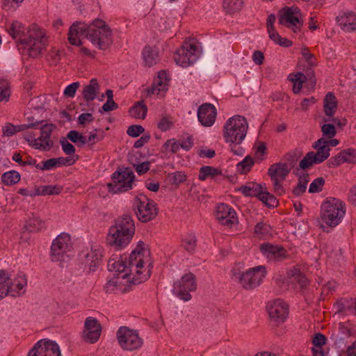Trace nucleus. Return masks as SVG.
<instances>
[{"label":"nucleus","instance_id":"1","mask_svg":"<svg viewBox=\"0 0 356 356\" xmlns=\"http://www.w3.org/2000/svg\"><path fill=\"white\" fill-rule=\"evenodd\" d=\"M112 30L101 19H95L90 24L74 22L70 28L68 40L72 45L80 46L82 42L80 38H88L100 49H106L112 44Z\"/></svg>","mask_w":356,"mask_h":356},{"label":"nucleus","instance_id":"2","mask_svg":"<svg viewBox=\"0 0 356 356\" xmlns=\"http://www.w3.org/2000/svg\"><path fill=\"white\" fill-rule=\"evenodd\" d=\"M24 26L18 21L13 22L8 32L16 41L17 46L24 55L36 58L40 55L47 42L45 35L36 25L33 24L28 31V35H24Z\"/></svg>","mask_w":356,"mask_h":356},{"label":"nucleus","instance_id":"3","mask_svg":"<svg viewBox=\"0 0 356 356\" xmlns=\"http://www.w3.org/2000/svg\"><path fill=\"white\" fill-rule=\"evenodd\" d=\"M134 222L130 215L124 214L115 221L111 227L107 243L116 249H121L127 245L135 233Z\"/></svg>","mask_w":356,"mask_h":356},{"label":"nucleus","instance_id":"4","mask_svg":"<svg viewBox=\"0 0 356 356\" xmlns=\"http://www.w3.org/2000/svg\"><path fill=\"white\" fill-rule=\"evenodd\" d=\"M248 129L246 119L241 115L229 118L223 126V138L226 143H241Z\"/></svg>","mask_w":356,"mask_h":356},{"label":"nucleus","instance_id":"5","mask_svg":"<svg viewBox=\"0 0 356 356\" xmlns=\"http://www.w3.org/2000/svg\"><path fill=\"white\" fill-rule=\"evenodd\" d=\"M321 208V218L329 227L339 225L346 213L345 204L334 197L327 198Z\"/></svg>","mask_w":356,"mask_h":356},{"label":"nucleus","instance_id":"6","mask_svg":"<svg viewBox=\"0 0 356 356\" xmlns=\"http://www.w3.org/2000/svg\"><path fill=\"white\" fill-rule=\"evenodd\" d=\"M266 275V267L259 266L250 268L245 272L233 270L232 279L238 282L245 290H251L257 287Z\"/></svg>","mask_w":356,"mask_h":356},{"label":"nucleus","instance_id":"7","mask_svg":"<svg viewBox=\"0 0 356 356\" xmlns=\"http://www.w3.org/2000/svg\"><path fill=\"white\" fill-rule=\"evenodd\" d=\"M134 209L138 219L142 222H147L158 215V209L154 202L143 194L135 197Z\"/></svg>","mask_w":356,"mask_h":356},{"label":"nucleus","instance_id":"8","mask_svg":"<svg viewBox=\"0 0 356 356\" xmlns=\"http://www.w3.org/2000/svg\"><path fill=\"white\" fill-rule=\"evenodd\" d=\"M113 183L108 184V191L113 193L125 192L132 188L135 175L129 168L118 170L112 175Z\"/></svg>","mask_w":356,"mask_h":356},{"label":"nucleus","instance_id":"9","mask_svg":"<svg viewBox=\"0 0 356 356\" xmlns=\"http://www.w3.org/2000/svg\"><path fill=\"white\" fill-rule=\"evenodd\" d=\"M116 334L120 346L124 350H138L143 344V340L140 337L138 332L128 327H120Z\"/></svg>","mask_w":356,"mask_h":356},{"label":"nucleus","instance_id":"10","mask_svg":"<svg viewBox=\"0 0 356 356\" xmlns=\"http://www.w3.org/2000/svg\"><path fill=\"white\" fill-rule=\"evenodd\" d=\"M200 55V50L195 44L185 42L174 56L176 63L182 67L193 65Z\"/></svg>","mask_w":356,"mask_h":356},{"label":"nucleus","instance_id":"11","mask_svg":"<svg viewBox=\"0 0 356 356\" xmlns=\"http://www.w3.org/2000/svg\"><path fill=\"white\" fill-rule=\"evenodd\" d=\"M71 238L69 234L62 233L55 238L51 246V256L53 261H65L68 259Z\"/></svg>","mask_w":356,"mask_h":356},{"label":"nucleus","instance_id":"12","mask_svg":"<svg viewBox=\"0 0 356 356\" xmlns=\"http://www.w3.org/2000/svg\"><path fill=\"white\" fill-rule=\"evenodd\" d=\"M290 171L288 165L281 162L274 163L268 168V175L273 182L275 191L279 195H282L284 193V189L281 184V181L286 179Z\"/></svg>","mask_w":356,"mask_h":356},{"label":"nucleus","instance_id":"13","mask_svg":"<svg viewBox=\"0 0 356 356\" xmlns=\"http://www.w3.org/2000/svg\"><path fill=\"white\" fill-rule=\"evenodd\" d=\"M150 251L142 241H138L136 248L129 255L127 266L129 271L134 270L136 273H140L139 268L143 267L145 257H149Z\"/></svg>","mask_w":356,"mask_h":356},{"label":"nucleus","instance_id":"14","mask_svg":"<svg viewBox=\"0 0 356 356\" xmlns=\"http://www.w3.org/2000/svg\"><path fill=\"white\" fill-rule=\"evenodd\" d=\"M28 356H61L58 345L53 341H38L29 351Z\"/></svg>","mask_w":356,"mask_h":356},{"label":"nucleus","instance_id":"15","mask_svg":"<svg viewBox=\"0 0 356 356\" xmlns=\"http://www.w3.org/2000/svg\"><path fill=\"white\" fill-rule=\"evenodd\" d=\"M102 333V325L98 320L94 317H88L84 323V330L82 338L84 341L89 343H96Z\"/></svg>","mask_w":356,"mask_h":356},{"label":"nucleus","instance_id":"16","mask_svg":"<svg viewBox=\"0 0 356 356\" xmlns=\"http://www.w3.org/2000/svg\"><path fill=\"white\" fill-rule=\"evenodd\" d=\"M266 310L270 318L277 323L284 322L288 316L287 305L280 299L269 301Z\"/></svg>","mask_w":356,"mask_h":356},{"label":"nucleus","instance_id":"17","mask_svg":"<svg viewBox=\"0 0 356 356\" xmlns=\"http://www.w3.org/2000/svg\"><path fill=\"white\" fill-rule=\"evenodd\" d=\"M216 108L210 103L202 104L197 110L198 120L204 127L212 126L216 121Z\"/></svg>","mask_w":356,"mask_h":356},{"label":"nucleus","instance_id":"18","mask_svg":"<svg viewBox=\"0 0 356 356\" xmlns=\"http://www.w3.org/2000/svg\"><path fill=\"white\" fill-rule=\"evenodd\" d=\"M102 259V252L100 248H91L90 250L81 255V261L85 268H88L90 272H94L98 268Z\"/></svg>","mask_w":356,"mask_h":356},{"label":"nucleus","instance_id":"19","mask_svg":"<svg viewBox=\"0 0 356 356\" xmlns=\"http://www.w3.org/2000/svg\"><path fill=\"white\" fill-rule=\"evenodd\" d=\"M216 216L218 221L225 226L232 227L238 223L235 211L225 204H220L218 206Z\"/></svg>","mask_w":356,"mask_h":356},{"label":"nucleus","instance_id":"20","mask_svg":"<svg viewBox=\"0 0 356 356\" xmlns=\"http://www.w3.org/2000/svg\"><path fill=\"white\" fill-rule=\"evenodd\" d=\"M260 250L270 261H280L287 257L286 250L280 245L263 243L260 245Z\"/></svg>","mask_w":356,"mask_h":356},{"label":"nucleus","instance_id":"21","mask_svg":"<svg viewBox=\"0 0 356 356\" xmlns=\"http://www.w3.org/2000/svg\"><path fill=\"white\" fill-rule=\"evenodd\" d=\"M279 24L291 28L294 33L300 31L303 22L293 13L282 8L279 13Z\"/></svg>","mask_w":356,"mask_h":356},{"label":"nucleus","instance_id":"22","mask_svg":"<svg viewBox=\"0 0 356 356\" xmlns=\"http://www.w3.org/2000/svg\"><path fill=\"white\" fill-rule=\"evenodd\" d=\"M325 139L321 138L313 144V148L316 149V153L313 152L314 160L316 159L318 163H321L330 156V148L325 144Z\"/></svg>","mask_w":356,"mask_h":356},{"label":"nucleus","instance_id":"23","mask_svg":"<svg viewBox=\"0 0 356 356\" xmlns=\"http://www.w3.org/2000/svg\"><path fill=\"white\" fill-rule=\"evenodd\" d=\"M54 127L55 126L52 124H45L41 126L40 136L36 140H38V144H41L43 147H46L47 143L49 145V147L40 149L41 150L47 151L53 147L54 143L51 140L50 137Z\"/></svg>","mask_w":356,"mask_h":356},{"label":"nucleus","instance_id":"24","mask_svg":"<svg viewBox=\"0 0 356 356\" xmlns=\"http://www.w3.org/2000/svg\"><path fill=\"white\" fill-rule=\"evenodd\" d=\"M99 90V85L96 79H92L90 81L89 84L84 86L82 95L84 100L87 102L93 101L96 97Z\"/></svg>","mask_w":356,"mask_h":356},{"label":"nucleus","instance_id":"25","mask_svg":"<svg viewBox=\"0 0 356 356\" xmlns=\"http://www.w3.org/2000/svg\"><path fill=\"white\" fill-rule=\"evenodd\" d=\"M195 276L192 273L185 274L182 276L181 280L175 284V289L181 288L191 291L196 289Z\"/></svg>","mask_w":356,"mask_h":356},{"label":"nucleus","instance_id":"26","mask_svg":"<svg viewBox=\"0 0 356 356\" xmlns=\"http://www.w3.org/2000/svg\"><path fill=\"white\" fill-rule=\"evenodd\" d=\"M108 268L110 271H114L119 275L121 273L123 279L127 278L129 275V268L127 266V261H115L113 259L109 260L108 263Z\"/></svg>","mask_w":356,"mask_h":356},{"label":"nucleus","instance_id":"27","mask_svg":"<svg viewBox=\"0 0 356 356\" xmlns=\"http://www.w3.org/2000/svg\"><path fill=\"white\" fill-rule=\"evenodd\" d=\"M323 108L327 116L332 117L337 108V102L335 95L329 92L323 101Z\"/></svg>","mask_w":356,"mask_h":356},{"label":"nucleus","instance_id":"28","mask_svg":"<svg viewBox=\"0 0 356 356\" xmlns=\"http://www.w3.org/2000/svg\"><path fill=\"white\" fill-rule=\"evenodd\" d=\"M287 274L291 282L299 284L301 288H305L307 286L308 280L305 275L300 272L299 268L293 267L288 270Z\"/></svg>","mask_w":356,"mask_h":356},{"label":"nucleus","instance_id":"29","mask_svg":"<svg viewBox=\"0 0 356 356\" xmlns=\"http://www.w3.org/2000/svg\"><path fill=\"white\" fill-rule=\"evenodd\" d=\"M143 56L145 65L149 67H151L155 65L158 61V51L155 48L147 46L143 49Z\"/></svg>","mask_w":356,"mask_h":356},{"label":"nucleus","instance_id":"30","mask_svg":"<svg viewBox=\"0 0 356 356\" xmlns=\"http://www.w3.org/2000/svg\"><path fill=\"white\" fill-rule=\"evenodd\" d=\"M221 170L210 165H204L200 168L198 179L204 181L208 178H214L217 175H221Z\"/></svg>","mask_w":356,"mask_h":356},{"label":"nucleus","instance_id":"31","mask_svg":"<svg viewBox=\"0 0 356 356\" xmlns=\"http://www.w3.org/2000/svg\"><path fill=\"white\" fill-rule=\"evenodd\" d=\"M63 191V186L58 185H47L37 187L34 195H58Z\"/></svg>","mask_w":356,"mask_h":356},{"label":"nucleus","instance_id":"32","mask_svg":"<svg viewBox=\"0 0 356 356\" xmlns=\"http://www.w3.org/2000/svg\"><path fill=\"white\" fill-rule=\"evenodd\" d=\"M263 187L261 184L252 182L248 185L241 186L238 190L245 196L258 197Z\"/></svg>","mask_w":356,"mask_h":356},{"label":"nucleus","instance_id":"33","mask_svg":"<svg viewBox=\"0 0 356 356\" xmlns=\"http://www.w3.org/2000/svg\"><path fill=\"white\" fill-rule=\"evenodd\" d=\"M147 112V108L143 104V101L136 102L129 110L130 115L132 117L138 119H145Z\"/></svg>","mask_w":356,"mask_h":356},{"label":"nucleus","instance_id":"34","mask_svg":"<svg viewBox=\"0 0 356 356\" xmlns=\"http://www.w3.org/2000/svg\"><path fill=\"white\" fill-rule=\"evenodd\" d=\"M21 175L16 170H10L1 175V181L6 186H13L20 181Z\"/></svg>","mask_w":356,"mask_h":356},{"label":"nucleus","instance_id":"35","mask_svg":"<svg viewBox=\"0 0 356 356\" xmlns=\"http://www.w3.org/2000/svg\"><path fill=\"white\" fill-rule=\"evenodd\" d=\"M243 0H224L222 6L226 13L233 14L241 10Z\"/></svg>","mask_w":356,"mask_h":356},{"label":"nucleus","instance_id":"36","mask_svg":"<svg viewBox=\"0 0 356 356\" xmlns=\"http://www.w3.org/2000/svg\"><path fill=\"white\" fill-rule=\"evenodd\" d=\"M266 206L270 208L276 207L278 204V201L276 197L267 191H264L263 189L257 197Z\"/></svg>","mask_w":356,"mask_h":356},{"label":"nucleus","instance_id":"37","mask_svg":"<svg viewBox=\"0 0 356 356\" xmlns=\"http://www.w3.org/2000/svg\"><path fill=\"white\" fill-rule=\"evenodd\" d=\"M342 29L348 32L356 30V15L350 13L347 14L341 23Z\"/></svg>","mask_w":356,"mask_h":356},{"label":"nucleus","instance_id":"38","mask_svg":"<svg viewBox=\"0 0 356 356\" xmlns=\"http://www.w3.org/2000/svg\"><path fill=\"white\" fill-rule=\"evenodd\" d=\"M44 223L38 217H33L29 219L24 226V229L30 232L40 231L44 227Z\"/></svg>","mask_w":356,"mask_h":356},{"label":"nucleus","instance_id":"39","mask_svg":"<svg viewBox=\"0 0 356 356\" xmlns=\"http://www.w3.org/2000/svg\"><path fill=\"white\" fill-rule=\"evenodd\" d=\"M67 138L74 143H79V146H83L87 143L86 138L75 130L69 131L67 134Z\"/></svg>","mask_w":356,"mask_h":356},{"label":"nucleus","instance_id":"40","mask_svg":"<svg viewBox=\"0 0 356 356\" xmlns=\"http://www.w3.org/2000/svg\"><path fill=\"white\" fill-rule=\"evenodd\" d=\"M254 163V159L250 156H247L242 161L237 164L238 170L241 174H246L250 170Z\"/></svg>","mask_w":356,"mask_h":356},{"label":"nucleus","instance_id":"41","mask_svg":"<svg viewBox=\"0 0 356 356\" xmlns=\"http://www.w3.org/2000/svg\"><path fill=\"white\" fill-rule=\"evenodd\" d=\"M182 246L187 252H193L197 246L196 237L194 235L186 236L182 241Z\"/></svg>","mask_w":356,"mask_h":356},{"label":"nucleus","instance_id":"42","mask_svg":"<svg viewBox=\"0 0 356 356\" xmlns=\"http://www.w3.org/2000/svg\"><path fill=\"white\" fill-rule=\"evenodd\" d=\"M271 227L269 225L263 222H258L254 227V234L259 236H266L270 234Z\"/></svg>","mask_w":356,"mask_h":356},{"label":"nucleus","instance_id":"43","mask_svg":"<svg viewBox=\"0 0 356 356\" xmlns=\"http://www.w3.org/2000/svg\"><path fill=\"white\" fill-rule=\"evenodd\" d=\"M10 95V89L6 80H0V102H8Z\"/></svg>","mask_w":356,"mask_h":356},{"label":"nucleus","instance_id":"44","mask_svg":"<svg viewBox=\"0 0 356 356\" xmlns=\"http://www.w3.org/2000/svg\"><path fill=\"white\" fill-rule=\"evenodd\" d=\"M295 76L296 78H290L289 80L294 83L293 88V92L295 94H298L302 87V83L305 82V80L302 79V77L306 78V76H305V74L302 72H298L295 75Z\"/></svg>","mask_w":356,"mask_h":356},{"label":"nucleus","instance_id":"45","mask_svg":"<svg viewBox=\"0 0 356 356\" xmlns=\"http://www.w3.org/2000/svg\"><path fill=\"white\" fill-rule=\"evenodd\" d=\"M318 164L316 159L314 161L313 152H309L299 163V167L302 170H305L312 166L314 164Z\"/></svg>","mask_w":356,"mask_h":356},{"label":"nucleus","instance_id":"46","mask_svg":"<svg viewBox=\"0 0 356 356\" xmlns=\"http://www.w3.org/2000/svg\"><path fill=\"white\" fill-rule=\"evenodd\" d=\"M173 124L172 118L168 115H162L157 124V127L161 131H166L170 129Z\"/></svg>","mask_w":356,"mask_h":356},{"label":"nucleus","instance_id":"47","mask_svg":"<svg viewBox=\"0 0 356 356\" xmlns=\"http://www.w3.org/2000/svg\"><path fill=\"white\" fill-rule=\"evenodd\" d=\"M104 138V132L99 129H95L92 131L90 132L87 143H90V145H92L102 140Z\"/></svg>","mask_w":356,"mask_h":356},{"label":"nucleus","instance_id":"48","mask_svg":"<svg viewBox=\"0 0 356 356\" xmlns=\"http://www.w3.org/2000/svg\"><path fill=\"white\" fill-rule=\"evenodd\" d=\"M325 179L323 177H318L315 179L310 184L309 192L310 193H318L322 191V188L325 184Z\"/></svg>","mask_w":356,"mask_h":356},{"label":"nucleus","instance_id":"49","mask_svg":"<svg viewBox=\"0 0 356 356\" xmlns=\"http://www.w3.org/2000/svg\"><path fill=\"white\" fill-rule=\"evenodd\" d=\"M8 277H6V272L4 270H0V299L3 298L6 294L12 290V286L3 284L6 282V280Z\"/></svg>","mask_w":356,"mask_h":356},{"label":"nucleus","instance_id":"50","mask_svg":"<svg viewBox=\"0 0 356 356\" xmlns=\"http://www.w3.org/2000/svg\"><path fill=\"white\" fill-rule=\"evenodd\" d=\"M300 156V152L298 151L291 152L286 154V155L284 156V159L286 161H288V166L289 168H290V170L295 166L296 162L298 161Z\"/></svg>","mask_w":356,"mask_h":356},{"label":"nucleus","instance_id":"51","mask_svg":"<svg viewBox=\"0 0 356 356\" xmlns=\"http://www.w3.org/2000/svg\"><path fill=\"white\" fill-rule=\"evenodd\" d=\"M169 181L172 185H179L186 180V175L181 172L177 171L169 175Z\"/></svg>","mask_w":356,"mask_h":356},{"label":"nucleus","instance_id":"52","mask_svg":"<svg viewBox=\"0 0 356 356\" xmlns=\"http://www.w3.org/2000/svg\"><path fill=\"white\" fill-rule=\"evenodd\" d=\"M78 156H76V159L68 156V157H58L54 158L56 160V163H57V167L61 166H70L75 163L76 161L78 159Z\"/></svg>","mask_w":356,"mask_h":356},{"label":"nucleus","instance_id":"53","mask_svg":"<svg viewBox=\"0 0 356 356\" xmlns=\"http://www.w3.org/2000/svg\"><path fill=\"white\" fill-rule=\"evenodd\" d=\"M24 138L28 142L30 146H32L35 149H45L49 147V145L46 144V147H43L41 144H38V140L34 138V135L31 133L26 134L24 135Z\"/></svg>","mask_w":356,"mask_h":356},{"label":"nucleus","instance_id":"54","mask_svg":"<svg viewBox=\"0 0 356 356\" xmlns=\"http://www.w3.org/2000/svg\"><path fill=\"white\" fill-rule=\"evenodd\" d=\"M342 151L346 163H356V149L348 148Z\"/></svg>","mask_w":356,"mask_h":356},{"label":"nucleus","instance_id":"55","mask_svg":"<svg viewBox=\"0 0 356 356\" xmlns=\"http://www.w3.org/2000/svg\"><path fill=\"white\" fill-rule=\"evenodd\" d=\"M145 131V129L139 124L131 125L128 127L127 134L131 137L136 138Z\"/></svg>","mask_w":356,"mask_h":356},{"label":"nucleus","instance_id":"56","mask_svg":"<svg viewBox=\"0 0 356 356\" xmlns=\"http://www.w3.org/2000/svg\"><path fill=\"white\" fill-rule=\"evenodd\" d=\"M321 131L323 136H327L328 138H333L336 134V129L332 124H325L321 127Z\"/></svg>","mask_w":356,"mask_h":356},{"label":"nucleus","instance_id":"57","mask_svg":"<svg viewBox=\"0 0 356 356\" xmlns=\"http://www.w3.org/2000/svg\"><path fill=\"white\" fill-rule=\"evenodd\" d=\"M62 149L63 152L68 155L74 154L76 152V149L73 145L69 143L66 138H63L60 140Z\"/></svg>","mask_w":356,"mask_h":356},{"label":"nucleus","instance_id":"58","mask_svg":"<svg viewBox=\"0 0 356 356\" xmlns=\"http://www.w3.org/2000/svg\"><path fill=\"white\" fill-rule=\"evenodd\" d=\"M343 163H346L344 157L343 156V151H341L337 155L332 157L327 162V165L330 168H334L341 165Z\"/></svg>","mask_w":356,"mask_h":356},{"label":"nucleus","instance_id":"59","mask_svg":"<svg viewBox=\"0 0 356 356\" xmlns=\"http://www.w3.org/2000/svg\"><path fill=\"white\" fill-rule=\"evenodd\" d=\"M80 86V83L79 82H74L66 87L64 90V95L67 97H74L75 96L76 92L79 87Z\"/></svg>","mask_w":356,"mask_h":356},{"label":"nucleus","instance_id":"60","mask_svg":"<svg viewBox=\"0 0 356 356\" xmlns=\"http://www.w3.org/2000/svg\"><path fill=\"white\" fill-rule=\"evenodd\" d=\"M327 339L325 336L320 332L315 334L312 339V343L314 347H322L326 343Z\"/></svg>","mask_w":356,"mask_h":356},{"label":"nucleus","instance_id":"61","mask_svg":"<svg viewBox=\"0 0 356 356\" xmlns=\"http://www.w3.org/2000/svg\"><path fill=\"white\" fill-rule=\"evenodd\" d=\"M118 108V105L114 102V100L107 99L106 102L104 103L99 112L102 113L103 112H109L115 110Z\"/></svg>","mask_w":356,"mask_h":356},{"label":"nucleus","instance_id":"62","mask_svg":"<svg viewBox=\"0 0 356 356\" xmlns=\"http://www.w3.org/2000/svg\"><path fill=\"white\" fill-rule=\"evenodd\" d=\"M56 168H58L57 163H56L54 158H52L47 161H42L40 170H50Z\"/></svg>","mask_w":356,"mask_h":356},{"label":"nucleus","instance_id":"63","mask_svg":"<svg viewBox=\"0 0 356 356\" xmlns=\"http://www.w3.org/2000/svg\"><path fill=\"white\" fill-rule=\"evenodd\" d=\"M135 167L136 171L140 175L145 174L149 170V162L145 161L141 163L136 164L133 163Z\"/></svg>","mask_w":356,"mask_h":356},{"label":"nucleus","instance_id":"64","mask_svg":"<svg viewBox=\"0 0 356 356\" xmlns=\"http://www.w3.org/2000/svg\"><path fill=\"white\" fill-rule=\"evenodd\" d=\"M94 118L90 113H82L78 118V122L82 126H84L87 122H92Z\"/></svg>","mask_w":356,"mask_h":356}]
</instances>
